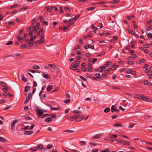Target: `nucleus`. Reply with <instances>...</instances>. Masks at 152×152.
<instances>
[{
    "mask_svg": "<svg viewBox=\"0 0 152 152\" xmlns=\"http://www.w3.org/2000/svg\"><path fill=\"white\" fill-rule=\"evenodd\" d=\"M39 19L40 20V22L43 23L44 25L47 26L48 25V22L47 21L45 20L42 16H41L39 17Z\"/></svg>",
    "mask_w": 152,
    "mask_h": 152,
    "instance_id": "3",
    "label": "nucleus"
},
{
    "mask_svg": "<svg viewBox=\"0 0 152 152\" xmlns=\"http://www.w3.org/2000/svg\"><path fill=\"white\" fill-rule=\"evenodd\" d=\"M37 148H38V145L37 147H32L30 148V149L31 151H36Z\"/></svg>",
    "mask_w": 152,
    "mask_h": 152,
    "instance_id": "35",
    "label": "nucleus"
},
{
    "mask_svg": "<svg viewBox=\"0 0 152 152\" xmlns=\"http://www.w3.org/2000/svg\"><path fill=\"white\" fill-rule=\"evenodd\" d=\"M73 19L72 18L68 20V23L72 26L74 24V22L73 21Z\"/></svg>",
    "mask_w": 152,
    "mask_h": 152,
    "instance_id": "22",
    "label": "nucleus"
},
{
    "mask_svg": "<svg viewBox=\"0 0 152 152\" xmlns=\"http://www.w3.org/2000/svg\"><path fill=\"white\" fill-rule=\"evenodd\" d=\"M27 36L28 37L29 36L27 34H24V37L23 38H21V37H20L19 35H18L17 37V39H18L19 41H20L24 39V38H26Z\"/></svg>",
    "mask_w": 152,
    "mask_h": 152,
    "instance_id": "7",
    "label": "nucleus"
},
{
    "mask_svg": "<svg viewBox=\"0 0 152 152\" xmlns=\"http://www.w3.org/2000/svg\"><path fill=\"white\" fill-rule=\"evenodd\" d=\"M148 98L146 96L142 95V99L141 100H143L144 101H146L148 100Z\"/></svg>",
    "mask_w": 152,
    "mask_h": 152,
    "instance_id": "31",
    "label": "nucleus"
},
{
    "mask_svg": "<svg viewBox=\"0 0 152 152\" xmlns=\"http://www.w3.org/2000/svg\"><path fill=\"white\" fill-rule=\"evenodd\" d=\"M79 143L81 145H85L86 144V142L84 141H81Z\"/></svg>",
    "mask_w": 152,
    "mask_h": 152,
    "instance_id": "30",
    "label": "nucleus"
},
{
    "mask_svg": "<svg viewBox=\"0 0 152 152\" xmlns=\"http://www.w3.org/2000/svg\"><path fill=\"white\" fill-rule=\"evenodd\" d=\"M111 111L113 113L115 111H116L117 113L119 112V110L115 108V106L114 105H112L111 108Z\"/></svg>",
    "mask_w": 152,
    "mask_h": 152,
    "instance_id": "8",
    "label": "nucleus"
},
{
    "mask_svg": "<svg viewBox=\"0 0 152 152\" xmlns=\"http://www.w3.org/2000/svg\"><path fill=\"white\" fill-rule=\"evenodd\" d=\"M53 147V145L52 144H49L47 146V148L48 149H50Z\"/></svg>",
    "mask_w": 152,
    "mask_h": 152,
    "instance_id": "34",
    "label": "nucleus"
},
{
    "mask_svg": "<svg viewBox=\"0 0 152 152\" xmlns=\"http://www.w3.org/2000/svg\"><path fill=\"white\" fill-rule=\"evenodd\" d=\"M5 87L4 88L2 89V90L5 92H7V88L8 87L7 86H4Z\"/></svg>",
    "mask_w": 152,
    "mask_h": 152,
    "instance_id": "46",
    "label": "nucleus"
},
{
    "mask_svg": "<svg viewBox=\"0 0 152 152\" xmlns=\"http://www.w3.org/2000/svg\"><path fill=\"white\" fill-rule=\"evenodd\" d=\"M43 145L42 144H40L39 145V149H40L42 151H45L47 150V148H43Z\"/></svg>",
    "mask_w": 152,
    "mask_h": 152,
    "instance_id": "10",
    "label": "nucleus"
},
{
    "mask_svg": "<svg viewBox=\"0 0 152 152\" xmlns=\"http://www.w3.org/2000/svg\"><path fill=\"white\" fill-rule=\"evenodd\" d=\"M54 8L53 6H52V7L49 8L48 6L47 7H46V8L47 9V11L48 12H50L52 10V9H53Z\"/></svg>",
    "mask_w": 152,
    "mask_h": 152,
    "instance_id": "23",
    "label": "nucleus"
},
{
    "mask_svg": "<svg viewBox=\"0 0 152 152\" xmlns=\"http://www.w3.org/2000/svg\"><path fill=\"white\" fill-rule=\"evenodd\" d=\"M88 70L89 72H91L93 70V68L92 67H88Z\"/></svg>",
    "mask_w": 152,
    "mask_h": 152,
    "instance_id": "62",
    "label": "nucleus"
},
{
    "mask_svg": "<svg viewBox=\"0 0 152 152\" xmlns=\"http://www.w3.org/2000/svg\"><path fill=\"white\" fill-rule=\"evenodd\" d=\"M72 67H70V69H71L76 70L77 69V67L78 66L77 64L72 63L71 64Z\"/></svg>",
    "mask_w": 152,
    "mask_h": 152,
    "instance_id": "9",
    "label": "nucleus"
},
{
    "mask_svg": "<svg viewBox=\"0 0 152 152\" xmlns=\"http://www.w3.org/2000/svg\"><path fill=\"white\" fill-rule=\"evenodd\" d=\"M89 144L93 146H95L97 145V144L95 142H89Z\"/></svg>",
    "mask_w": 152,
    "mask_h": 152,
    "instance_id": "51",
    "label": "nucleus"
},
{
    "mask_svg": "<svg viewBox=\"0 0 152 152\" xmlns=\"http://www.w3.org/2000/svg\"><path fill=\"white\" fill-rule=\"evenodd\" d=\"M53 86L52 85H49L48 86L47 90L48 91H50L53 88Z\"/></svg>",
    "mask_w": 152,
    "mask_h": 152,
    "instance_id": "20",
    "label": "nucleus"
},
{
    "mask_svg": "<svg viewBox=\"0 0 152 152\" xmlns=\"http://www.w3.org/2000/svg\"><path fill=\"white\" fill-rule=\"evenodd\" d=\"M117 135L116 134L112 135L110 136V138L111 139H114L117 137Z\"/></svg>",
    "mask_w": 152,
    "mask_h": 152,
    "instance_id": "36",
    "label": "nucleus"
},
{
    "mask_svg": "<svg viewBox=\"0 0 152 152\" xmlns=\"http://www.w3.org/2000/svg\"><path fill=\"white\" fill-rule=\"evenodd\" d=\"M101 137V135L99 134H98L92 138V139H96L100 138Z\"/></svg>",
    "mask_w": 152,
    "mask_h": 152,
    "instance_id": "17",
    "label": "nucleus"
},
{
    "mask_svg": "<svg viewBox=\"0 0 152 152\" xmlns=\"http://www.w3.org/2000/svg\"><path fill=\"white\" fill-rule=\"evenodd\" d=\"M99 150L97 149H92V152H98Z\"/></svg>",
    "mask_w": 152,
    "mask_h": 152,
    "instance_id": "64",
    "label": "nucleus"
},
{
    "mask_svg": "<svg viewBox=\"0 0 152 152\" xmlns=\"http://www.w3.org/2000/svg\"><path fill=\"white\" fill-rule=\"evenodd\" d=\"M43 77L46 79H50V78L49 75L47 74L43 73L42 74Z\"/></svg>",
    "mask_w": 152,
    "mask_h": 152,
    "instance_id": "12",
    "label": "nucleus"
},
{
    "mask_svg": "<svg viewBox=\"0 0 152 152\" xmlns=\"http://www.w3.org/2000/svg\"><path fill=\"white\" fill-rule=\"evenodd\" d=\"M107 2L104 1H101L100 2H98L97 3L98 4H106Z\"/></svg>",
    "mask_w": 152,
    "mask_h": 152,
    "instance_id": "52",
    "label": "nucleus"
},
{
    "mask_svg": "<svg viewBox=\"0 0 152 152\" xmlns=\"http://www.w3.org/2000/svg\"><path fill=\"white\" fill-rule=\"evenodd\" d=\"M8 23L9 24H10L12 26H13L15 24V23L14 22H12L11 21H9Z\"/></svg>",
    "mask_w": 152,
    "mask_h": 152,
    "instance_id": "50",
    "label": "nucleus"
},
{
    "mask_svg": "<svg viewBox=\"0 0 152 152\" xmlns=\"http://www.w3.org/2000/svg\"><path fill=\"white\" fill-rule=\"evenodd\" d=\"M51 109L54 110H60V108L59 107H52L51 108Z\"/></svg>",
    "mask_w": 152,
    "mask_h": 152,
    "instance_id": "48",
    "label": "nucleus"
},
{
    "mask_svg": "<svg viewBox=\"0 0 152 152\" xmlns=\"http://www.w3.org/2000/svg\"><path fill=\"white\" fill-rule=\"evenodd\" d=\"M70 102V99H65L64 101V102L66 104H68Z\"/></svg>",
    "mask_w": 152,
    "mask_h": 152,
    "instance_id": "43",
    "label": "nucleus"
},
{
    "mask_svg": "<svg viewBox=\"0 0 152 152\" xmlns=\"http://www.w3.org/2000/svg\"><path fill=\"white\" fill-rule=\"evenodd\" d=\"M95 75L96 77H97V78L99 79V80H102V77H100V75L99 73H96L95 74Z\"/></svg>",
    "mask_w": 152,
    "mask_h": 152,
    "instance_id": "14",
    "label": "nucleus"
},
{
    "mask_svg": "<svg viewBox=\"0 0 152 152\" xmlns=\"http://www.w3.org/2000/svg\"><path fill=\"white\" fill-rule=\"evenodd\" d=\"M46 88V86H43L42 88V91H41L39 93V96H41V94H42V91L44 90L45 88Z\"/></svg>",
    "mask_w": 152,
    "mask_h": 152,
    "instance_id": "37",
    "label": "nucleus"
},
{
    "mask_svg": "<svg viewBox=\"0 0 152 152\" xmlns=\"http://www.w3.org/2000/svg\"><path fill=\"white\" fill-rule=\"evenodd\" d=\"M31 97H29V96H27L26 99V101L24 102V104H27L28 102L29 101Z\"/></svg>",
    "mask_w": 152,
    "mask_h": 152,
    "instance_id": "21",
    "label": "nucleus"
},
{
    "mask_svg": "<svg viewBox=\"0 0 152 152\" xmlns=\"http://www.w3.org/2000/svg\"><path fill=\"white\" fill-rule=\"evenodd\" d=\"M27 48V45L26 44H23L21 45L20 48L22 49L26 48Z\"/></svg>",
    "mask_w": 152,
    "mask_h": 152,
    "instance_id": "32",
    "label": "nucleus"
},
{
    "mask_svg": "<svg viewBox=\"0 0 152 152\" xmlns=\"http://www.w3.org/2000/svg\"><path fill=\"white\" fill-rule=\"evenodd\" d=\"M131 71V70L129 69H125V72L126 73H130Z\"/></svg>",
    "mask_w": 152,
    "mask_h": 152,
    "instance_id": "40",
    "label": "nucleus"
},
{
    "mask_svg": "<svg viewBox=\"0 0 152 152\" xmlns=\"http://www.w3.org/2000/svg\"><path fill=\"white\" fill-rule=\"evenodd\" d=\"M33 133L32 131H25L24 132V134L27 135H29L32 134Z\"/></svg>",
    "mask_w": 152,
    "mask_h": 152,
    "instance_id": "15",
    "label": "nucleus"
},
{
    "mask_svg": "<svg viewBox=\"0 0 152 152\" xmlns=\"http://www.w3.org/2000/svg\"><path fill=\"white\" fill-rule=\"evenodd\" d=\"M48 66L49 67H51L53 69H57L58 68L54 64H48Z\"/></svg>",
    "mask_w": 152,
    "mask_h": 152,
    "instance_id": "13",
    "label": "nucleus"
},
{
    "mask_svg": "<svg viewBox=\"0 0 152 152\" xmlns=\"http://www.w3.org/2000/svg\"><path fill=\"white\" fill-rule=\"evenodd\" d=\"M91 27L92 28H93V29H95V30H97L98 29L95 26L94 24H92L91 25Z\"/></svg>",
    "mask_w": 152,
    "mask_h": 152,
    "instance_id": "58",
    "label": "nucleus"
},
{
    "mask_svg": "<svg viewBox=\"0 0 152 152\" xmlns=\"http://www.w3.org/2000/svg\"><path fill=\"white\" fill-rule=\"evenodd\" d=\"M73 113H81V112L80 111H78L77 110H74L73 111Z\"/></svg>",
    "mask_w": 152,
    "mask_h": 152,
    "instance_id": "54",
    "label": "nucleus"
},
{
    "mask_svg": "<svg viewBox=\"0 0 152 152\" xmlns=\"http://www.w3.org/2000/svg\"><path fill=\"white\" fill-rule=\"evenodd\" d=\"M35 22V19L32 20L31 22V26L27 29V31L29 33V35L30 36V40L33 41L36 39V36L34 35V37L32 36L34 33L36 32V28L38 29V23H36V27L34 26V23Z\"/></svg>",
    "mask_w": 152,
    "mask_h": 152,
    "instance_id": "1",
    "label": "nucleus"
},
{
    "mask_svg": "<svg viewBox=\"0 0 152 152\" xmlns=\"http://www.w3.org/2000/svg\"><path fill=\"white\" fill-rule=\"evenodd\" d=\"M112 63L110 61H107L106 62V64L104 65V66H101L99 68L100 69H104L105 68L107 67L108 66V65H111Z\"/></svg>",
    "mask_w": 152,
    "mask_h": 152,
    "instance_id": "5",
    "label": "nucleus"
},
{
    "mask_svg": "<svg viewBox=\"0 0 152 152\" xmlns=\"http://www.w3.org/2000/svg\"><path fill=\"white\" fill-rule=\"evenodd\" d=\"M110 68H109L107 69V70H105L104 72L105 73L108 74L110 73Z\"/></svg>",
    "mask_w": 152,
    "mask_h": 152,
    "instance_id": "44",
    "label": "nucleus"
},
{
    "mask_svg": "<svg viewBox=\"0 0 152 152\" xmlns=\"http://www.w3.org/2000/svg\"><path fill=\"white\" fill-rule=\"evenodd\" d=\"M30 89V87L26 86L25 87L24 91L25 92H27Z\"/></svg>",
    "mask_w": 152,
    "mask_h": 152,
    "instance_id": "27",
    "label": "nucleus"
},
{
    "mask_svg": "<svg viewBox=\"0 0 152 152\" xmlns=\"http://www.w3.org/2000/svg\"><path fill=\"white\" fill-rule=\"evenodd\" d=\"M80 116H79V117L78 118H77L76 121V122H79L81 120H83V119H84L85 118L84 117H83L82 116H80V115H79Z\"/></svg>",
    "mask_w": 152,
    "mask_h": 152,
    "instance_id": "11",
    "label": "nucleus"
},
{
    "mask_svg": "<svg viewBox=\"0 0 152 152\" xmlns=\"http://www.w3.org/2000/svg\"><path fill=\"white\" fill-rule=\"evenodd\" d=\"M97 60V59L96 58H94L92 61V62L94 64L95 62H96Z\"/></svg>",
    "mask_w": 152,
    "mask_h": 152,
    "instance_id": "61",
    "label": "nucleus"
},
{
    "mask_svg": "<svg viewBox=\"0 0 152 152\" xmlns=\"http://www.w3.org/2000/svg\"><path fill=\"white\" fill-rule=\"evenodd\" d=\"M81 69L83 72H85L87 70V68L85 67H82Z\"/></svg>",
    "mask_w": 152,
    "mask_h": 152,
    "instance_id": "57",
    "label": "nucleus"
},
{
    "mask_svg": "<svg viewBox=\"0 0 152 152\" xmlns=\"http://www.w3.org/2000/svg\"><path fill=\"white\" fill-rule=\"evenodd\" d=\"M44 31L42 28H41L39 31V37L40 36L41 38L39 40V44H42L44 42L45 38L43 34Z\"/></svg>",
    "mask_w": 152,
    "mask_h": 152,
    "instance_id": "2",
    "label": "nucleus"
},
{
    "mask_svg": "<svg viewBox=\"0 0 152 152\" xmlns=\"http://www.w3.org/2000/svg\"><path fill=\"white\" fill-rule=\"evenodd\" d=\"M142 96V95H140V94H136L135 95V97L136 99L141 100Z\"/></svg>",
    "mask_w": 152,
    "mask_h": 152,
    "instance_id": "19",
    "label": "nucleus"
},
{
    "mask_svg": "<svg viewBox=\"0 0 152 152\" xmlns=\"http://www.w3.org/2000/svg\"><path fill=\"white\" fill-rule=\"evenodd\" d=\"M18 121V120L17 119L15 120L11 123V128L12 131L14 129L15 124L17 123Z\"/></svg>",
    "mask_w": 152,
    "mask_h": 152,
    "instance_id": "6",
    "label": "nucleus"
},
{
    "mask_svg": "<svg viewBox=\"0 0 152 152\" xmlns=\"http://www.w3.org/2000/svg\"><path fill=\"white\" fill-rule=\"evenodd\" d=\"M95 8H96L95 7H90L88 8L86 10L88 11H92V10H94V9H95Z\"/></svg>",
    "mask_w": 152,
    "mask_h": 152,
    "instance_id": "26",
    "label": "nucleus"
},
{
    "mask_svg": "<svg viewBox=\"0 0 152 152\" xmlns=\"http://www.w3.org/2000/svg\"><path fill=\"white\" fill-rule=\"evenodd\" d=\"M5 138L2 137H0V141L1 142H4Z\"/></svg>",
    "mask_w": 152,
    "mask_h": 152,
    "instance_id": "60",
    "label": "nucleus"
},
{
    "mask_svg": "<svg viewBox=\"0 0 152 152\" xmlns=\"http://www.w3.org/2000/svg\"><path fill=\"white\" fill-rule=\"evenodd\" d=\"M70 150L71 151V152L69 151L66 150H64L66 152H80L79 151L77 150H75L72 149H70Z\"/></svg>",
    "mask_w": 152,
    "mask_h": 152,
    "instance_id": "25",
    "label": "nucleus"
},
{
    "mask_svg": "<svg viewBox=\"0 0 152 152\" xmlns=\"http://www.w3.org/2000/svg\"><path fill=\"white\" fill-rule=\"evenodd\" d=\"M80 16L79 14L76 15L73 18V20L75 21Z\"/></svg>",
    "mask_w": 152,
    "mask_h": 152,
    "instance_id": "29",
    "label": "nucleus"
},
{
    "mask_svg": "<svg viewBox=\"0 0 152 152\" xmlns=\"http://www.w3.org/2000/svg\"><path fill=\"white\" fill-rule=\"evenodd\" d=\"M53 120V118L51 117H48L45 118V121L47 122H50Z\"/></svg>",
    "mask_w": 152,
    "mask_h": 152,
    "instance_id": "18",
    "label": "nucleus"
},
{
    "mask_svg": "<svg viewBox=\"0 0 152 152\" xmlns=\"http://www.w3.org/2000/svg\"><path fill=\"white\" fill-rule=\"evenodd\" d=\"M80 78L82 80L84 81H87V80L86 78L83 77V76H80Z\"/></svg>",
    "mask_w": 152,
    "mask_h": 152,
    "instance_id": "47",
    "label": "nucleus"
},
{
    "mask_svg": "<svg viewBox=\"0 0 152 152\" xmlns=\"http://www.w3.org/2000/svg\"><path fill=\"white\" fill-rule=\"evenodd\" d=\"M120 1L119 0H114L111 1V3L112 4H115L118 3Z\"/></svg>",
    "mask_w": 152,
    "mask_h": 152,
    "instance_id": "38",
    "label": "nucleus"
},
{
    "mask_svg": "<svg viewBox=\"0 0 152 152\" xmlns=\"http://www.w3.org/2000/svg\"><path fill=\"white\" fill-rule=\"evenodd\" d=\"M151 29H152V25H150L149 27L146 28V30L148 31H150Z\"/></svg>",
    "mask_w": 152,
    "mask_h": 152,
    "instance_id": "53",
    "label": "nucleus"
},
{
    "mask_svg": "<svg viewBox=\"0 0 152 152\" xmlns=\"http://www.w3.org/2000/svg\"><path fill=\"white\" fill-rule=\"evenodd\" d=\"M92 37V35L91 34H88L87 35L84 36L83 38L85 39H87L88 37Z\"/></svg>",
    "mask_w": 152,
    "mask_h": 152,
    "instance_id": "33",
    "label": "nucleus"
},
{
    "mask_svg": "<svg viewBox=\"0 0 152 152\" xmlns=\"http://www.w3.org/2000/svg\"><path fill=\"white\" fill-rule=\"evenodd\" d=\"M0 85L2 86H6V83L5 82H2V81H1L0 82Z\"/></svg>",
    "mask_w": 152,
    "mask_h": 152,
    "instance_id": "41",
    "label": "nucleus"
},
{
    "mask_svg": "<svg viewBox=\"0 0 152 152\" xmlns=\"http://www.w3.org/2000/svg\"><path fill=\"white\" fill-rule=\"evenodd\" d=\"M50 115L48 114H44L43 116H42L41 117L42 118H43L45 117L49 116H50Z\"/></svg>",
    "mask_w": 152,
    "mask_h": 152,
    "instance_id": "45",
    "label": "nucleus"
},
{
    "mask_svg": "<svg viewBox=\"0 0 152 152\" xmlns=\"http://www.w3.org/2000/svg\"><path fill=\"white\" fill-rule=\"evenodd\" d=\"M147 37L149 39H151L152 38V34L151 33H148Z\"/></svg>",
    "mask_w": 152,
    "mask_h": 152,
    "instance_id": "49",
    "label": "nucleus"
},
{
    "mask_svg": "<svg viewBox=\"0 0 152 152\" xmlns=\"http://www.w3.org/2000/svg\"><path fill=\"white\" fill-rule=\"evenodd\" d=\"M122 126V125H121L119 124H114V126H119V127H121V126Z\"/></svg>",
    "mask_w": 152,
    "mask_h": 152,
    "instance_id": "59",
    "label": "nucleus"
},
{
    "mask_svg": "<svg viewBox=\"0 0 152 152\" xmlns=\"http://www.w3.org/2000/svg\"><path fill=\"white\" fill-rule=\"evenodd\" d=\"M21 77L22 78V81L24 82H26L28 81L27 79L23 75H21Z\"/></svg>",
    "mask_w": 152,
    "mask_h": 152,
    "instance_id": "16",
    "label": "nucleus"
},
{
    "mask_svg": "<svg viewBox=\"0 0 152 152\" xmlns=\"http://www.w3.org/2000/svg\"><path fill=\"white\" fill-rule=\"evenodd\" d=\"M63 132H68L69 133H72V132H74L73 131L71 130H66L64 131Z\"/></svg>",
    "mask_w": 152,
    "mask_h": 152,
    "instance_id": "56",
    "label": "nucleus"
},
{
    "mask_svg": "<svg viewBox=\"0 0 152 152\" xmlns=\"http://www.w3.org/2000/svg\"><path fill=\"white\" fill-rule=\"evenodd\" d=\"M110 111V109L109 107L106 108L104 110V112L106 113H107Z\"/></svg>",
    "mask_w": 152,
    "mask_h": 152,
    "instance_id": "28",
    "label": "nucleus"
},
{
    "mask_svg": "<svg viewBox=\"0 0 152 152\" xmlns=\"http://www.w3.org/2000/svg\"><path fill=\"white\" fill-rule=\"evenodd\" d=\"M144 83L145 85H146L148 84V86L150 85V84H151L150 83H149L148 81L146 80H145L144 82Z\"/></svg>",
    "mask_w": 152,
    "mask_h": 152,
    "instance_id": "42",
    "label": "nucleus"
},
{
    "mask_svg": "<svg viewBox=\"0 0 152 152\" xmlns=\"http://www.w3.org/2000/svg\"><path fill=\"white\" fill-rule=\"evenodd\" d=\"M91 45H86L84 46V48L85 49H88L90 48V47Z\"/></svg>",
    "mask_w": 152,
    "mask_h": 152,
    "instance_id": "55",
    "label": "nucleus"
},
{
    "mask_svg": "<svg viewBox=\"0 0 152 152\" xmlns=\"http://www.w3.org/2000/svg\"><path fill=\"white\" fill-rule=\"evenodd\" d=\"M117 115L114 114L111 116V118L113 119H115L117 118Z\"/></svg>",
    "mask_w": 152,
    "mask_h": 152,
    "instance_id": "63",
    "label": "nucleus"
},
{
    "mask_svg": "<svg viewBox=\"0 0 152 152\" xmlns=\"http://www.w3.org/2000/svg\"><path fill=\"white\" fill-rule=\"evenodd\" d=\"M114 65V66H113L112 67V68H110V70H115L116 69V67L115 66H118V65H116V64H115Z\"/></svg>",
    "mask_w": 152,
    "mask_h": 152,
    "instance_id": "39",
    "label": "nucleus"
},
{
    "mask_svg": "<svg viewBox=\"0 0 152 152\" xmlns=\"http://www.w3.org/2000/svg\"><path fill=\"white\" fill-rule=\"evenodd\" d=\"M80 115H77L73 116H69L68 117V119L71 121H72L77 119Z\"/></svg>",
    "mask_w": 152,
    "mask_h": 152,
    "instance_id": "4",
    "label": "nucleus"
},
{
    "mask_svg": "<svg viewBox=\"0 0 152 152\" xmlns=\"http://www.w3.org/2000/svg\"><path fill=\"white\" fill-rule=\"evenodd\" d=\"M43 112L42 110L39 109V117L40 116H42L43 114Z\"/></svg>",
    "mask_w": 152,
    "mask_h": 152,
    "instance_id": "24",
    "label": "nucleus"
}]
</instances>
